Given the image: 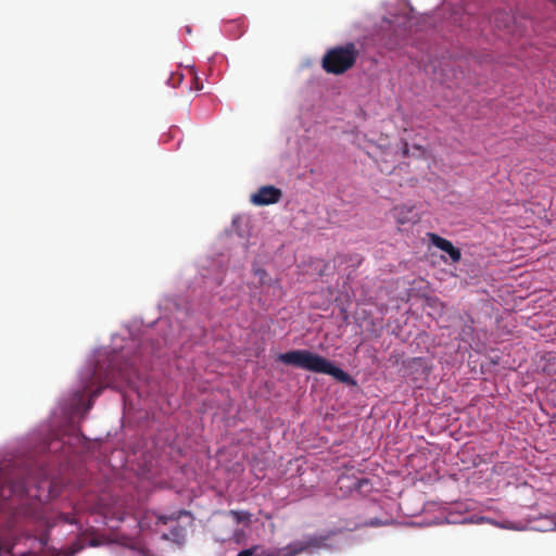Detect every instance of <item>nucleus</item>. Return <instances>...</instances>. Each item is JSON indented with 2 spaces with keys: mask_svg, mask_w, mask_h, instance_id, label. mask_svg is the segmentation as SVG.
I'll list each match as a JSON object with an SVG mask.
<instances>
[{
  "mask_svg": "<svg viewBox=\"0 0 556 556\" xmlns=\"http://www.w3.org/2000/svg\"><path fill=\"white\" fill-rule=\"evenodd\" d=\"M179 516L177 514H173L170 516L161 515L157 517V523L166 525L169 520H178Z\"/></svg>",
  "mask_w": 556,
  "mask_h": 556,
  "instance_id": "obj_11",
  "label": "nucleus"
},
{
  "mask_svg": "<svg viewBox=\"0 0 556 556\" xmlns=\"http://www.w3.org/2000/svg\"><path fill=\"white\" fill-rule=\"evenodd\" d=\"M359 51L354 42L336 46L326 51L321 59L323 70L332 75H342L354 67Z\"/></svg>",
  "mask_w": 556,
  "mask_h": 556,
  "instance_id": "obj_2",
  "label": "nucleus"
},
{
  "mask_svg": "<svg viewBox=\"0 0 556 556\" xmlns=\"http://www.w3.org/2000/svg\"><path fill=\"white\" fill-rule=\"evenodd\" d=\"M118 375H119L121 379L124 380L125 382H127L128 384L132 383V380H131V378H130V376L128 374L123 372L122 370H119Z\"/></svg>",
  "mask_w": 556,
  "mask_h": 556,
  "instance_id": "obj_13",
  "label": "nucleus"
},
{
  "mask_svg": "<svg viewBox=\"0 0 556 556\" xmlns=\"http://www.w3.org/2000/svg\"><path fill=\"white\" fill-rule=\"evenodd\" d=\"M256 549V547L245 548L239 552L237 556H253V552Z\"/></svg>",
  "mask_w": 556,
  "mask_h": 556,
  "instance_id": "obj_12",
  "label": "nucleus"
},
{
  "mask_svg": "<svg viewBox=\"0 0 556 556\" xmlns=\"http://www.w3.org/2000/svg\"><path fill=\"white\" fill-rule=\"evenodd\" d=\"M278 361L312 372L330 375L343 383H348L351 380L348 372L334 366L327 358L308 350H293L279 354Z\"/></svg>",
  "mask_w": 556,
  "mask_h": 556,
  "instance_id": "obj_1",
  "label": "nucleus"
},
{
  "mask_svg": "<svg viewBox=\"0 0 556 556\" xmlns=\"http://www.w3.org/2000/svg\"><path fill=\"white\" fill-rule=\"evenodd\" d=\"M28 494V480L21 476L11 464H0V500L8 501L12 496Z\"/></svg>",
  "mask_w": 556,
  "mask_h": 556,
  "instance_id": "obj_3",
  "label": "nucleus"
},
{
  "mask_svg": "<svg viewBox=\"0 0 556 556\" xmlns=\"http://www.w3.org/2000/svg\"><path fill=\"white\" fill-rule=\"evenodd\" d=\"M229 516L233 518L236 523H248L251 521V514L244 510H229Z\"/></svg>",
  "mask_w": 556,
  "mask_h": 556,
  "instance_id": "obj_10",
  "label": "nucleus"
},
{
  "mask_svg": "<svg viewBox=\"0 0 556 556\" xmlns=\"http://www.w3.org/2000/svg\"><path fill=\"white\" fill-rule=\"evenodd\" d=\"M318 545V540L316 538L309 539L306 543L304 542H293L283 548H277L274 551H265L262 549L257 553L258 547L253 552V556H296L305 551L309 546Z\"/></svg>",
  "mask_w": 556,
  "mask_h": 556,
  "instance_id": "obj_5",
  "label": "nucleus"
},
{
  "mask_svg": "<svg viewBox=\"0 0 556 556\" xmlns=\"http://www.w3.org/2000/svg\"><path fill=\"white\" fill-rule=\"evenodd\" d=\"M430 242L438 249L444 251L448 254L453 263H457L462 258V253L458 248H455L453 243L445 239L440 237L437 233H428Z\"/></svg>",
  "mask_w": 556,
  "mask_h": 556,
  "instance_id": "obj_7",
  "label": "nucleus"
},
{
  "mask_svg": "<svg viewBox=\"0 0 556 556\" xmlns=\"http://www.w3.org/2000/svg\"><path fill=\"white\" fill-rule=\"evenodd\" d=\"M106 387H114L113 377L108 374L103 375L99 366H94L88 371L87 381L83 388V393H89L88 409L91 407L92 401L98 397L103 388Z\"/></svg>",
  "mask_w": 556,
  "mask_h": 556,
  "instance_id": "obj_4",
  "label": "nucleus"
},
{
  "mask_svg": "<svg viewBox=\"0 0 556 556\" xmlns=\"http://www.w3.org/2000/svg\"><path fill=\"white\" fill-rule=\"evenodd\" d=\"M393 217L400 225L414 224L418 220L413 206L400 205L395 206L392 211Z\"/></svg>",
  "mask_w": 556,
  "mask_h": 556,
  "instance_id": "obj_8",
  "label": "nucleus"
},
{
  "mask_svg": "<svg viewBox=\"0 0 556 556\" xmlns=\"http://www.w3.org/2000/svg\"><path fill=\"white\" fill-rule=\"evenodd\" d=\"M202 88H203V85H200V84L197 81L195 89H197V90H201Z\"/></svg>",
  "mask_w": 556,
  "mask_h": 556,
  "instance_id": "obj_14",
  "label": "nucleus"
},
{
  "mask_svg": "<svg viewBox=\"0 0 556 556\" xmlns=\"http://www.w3.org/2000/svg\"><path fill=\"white\" fill-rule=\"evenodd\" d=\"M186 533L185 528L181 526H175L169 533H163L162 539L166 541H173L177 544H182L185 542Z\"/></svg>",
  "mask_w": 556,
  "mask_h": 556,
  "instance_id": "obj_9",
  "label": "nucleus"
},
{
  "mask_svg": "<svg viewBox=\"0 0 556 556\" xmlns=\"http://www.w3.org/2000/svg\"><path fill=\"white\" fill-rule=\"evenodd\" d=\"M367 482H368V481H367V480H365V479H364V480H361V481L358 482V486H362V484H363V483H367Z\"/></svg>",
  "mask_w": 556,
  "mask_h": 556,
  "instance_id": "obj_15",
  "label": "nucleus"
},
{
  "mask_svg": "<svg viewBox=\"0 0 556 556\" xmlns=\"http://www.w3.org/2000/svg\"><path fill=\"white\" fill-rule=\"evenodd\" d=\"M282 198V191L274 186H263L251 195V202L255 205H269L278 203Z\"/></svg>",
  "mask_w": 556,
  "mask_h": 556,
  "instance_id": "obj_6",
  "label": "nucleus"
}]
</instances>
